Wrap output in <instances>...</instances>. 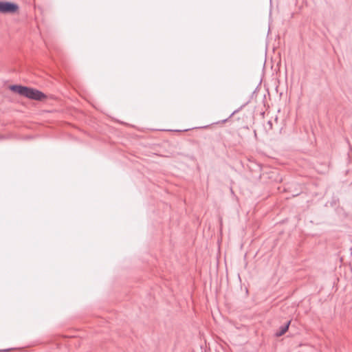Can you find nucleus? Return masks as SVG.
Wrapping results in <instances>:
<instances>
[{"instance_id": "nucleus-1", "label": "nucleus", "mask_w": 352, "mask_h": 352, "mask_svg": "<svg viewBox=\"0 0 352 352\" xmlns=\"http://www.w3.org/2000/svg\"><path fill=\"white\" fill-rule=\"evenodd\" d=\"M9 88L12 91L28 99L42 101L47 98L44 93L32 87L19 85H10Z\"/></svg>"}, {"instance_id": "nucleus-2", "label": "nucleus", "mask_w": 352, "mask_h": 352, "mask_svg": "<svg viewBox=\"0 0 352 352\" xmlns=\"http://www.w3.org/2000/svg\"><path fill=\"white\" fill-rule=\"evenodd\" d=\"M19 10V6L14 2L0 1V13L13 14Z\"/></svg>"}, {"instance_id": "nucleus-3", "label": "nucleus", "mask_w": 352, "mask_h": 352, "mask_svg": "<svg viewBox=\"0 0 352 352\" xmlns=\"http://www.w3.org/2000/svg\"><path fill=\"white\" fill-rule=\"evenodd\" d=\"M291 321H287L285 324L281 325L278 329L275 332L276 337H280L284 335L288 330L289 327L290 325Z\"/></svg>"}, {"instance_id": "nucleus-4", "label": "nucleus", "mask_w": 352, "mask_h": 352, "mask_svg": "<svg viewBox=\"0 0 352 352\" xmlns=\"http://www.w3.org/2000/svg\"><path fill=\"white\" fill-rule=\"evenodd\" d=\"M242 107H241L239 109H236V110L234 111L230 114V116H229V118H226V119H224V120H221V121H219V122H217V124H219V123H225V122H226L229 120V118H231L232 116H234L235 113H238V112L240 111V109H242Z\"/></svg>"}, {"instance_id": "nucleus-5", "label": "nucleus", "mask_w": 352, "mask_h": 352, "mask_svg": "<svg viewBox=\"0 0 352 352\" xmlns=\"http://www.w3.org/2000/svg\"><path fill=\"white\" fill-rule=\"evenodd\" d=\"M10 351V349H8L0 350V352H8Z\"/></svg>"}]
</instances>
